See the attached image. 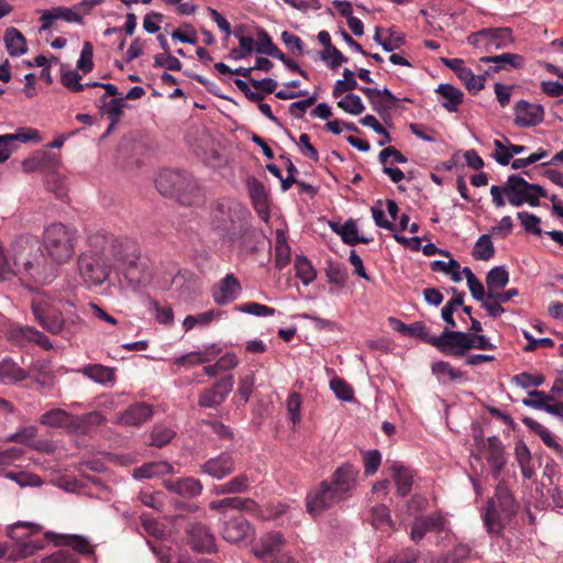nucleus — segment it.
Returning a JSON list of instances; mask_svg holds the SVG:
<instances>
[{"instance_id":"obj_38","label":"nucleus","mask_w":563,"mask_h":563,"mask_svg":"<svg viewBox=\"0 0 563 563\" xmlns=\"http://www.w3.org/2000/svg\"><path fill=\"white\" fill-rule=\"evenodd\" d=\"M201 468L205 474L221 479L233 472L234 465L232 460H207Z\"/></svg>"},{"instance_id":"obj_28","label":"nucleus","mask_w":563,"mask_h":563,"mask_svg":"<svg viewBox=\"0 0 563 563\" xmlns=\"http://www.w3.org/2000/svg\"><path fill=\"white\" fill-rule=\"evenodd\" d=\"M164 484L168 490L184 498L197 497L202 492L200 481L192 477L179 478L177 481H165Z\"/></svg>"},{"instance_id":"obj_20","label":"nucleus","mask_w":563,"mask_h":563,"mask_svg":"<svg viewBox=\"0 0 563 563\" xmlns=\"http://www.w3.org/2000/svg\"><path fill=\"white\" fill-rule=\"evenodd\" d=\"M246 186L254 210L262 220L267 222L269 219V205L268 194L264 185L255 177H249Z\"/></svg>"},{"instance_id":"obj_37","label":"nucleus","mask_w":563,"mask_h":563,"mask_svg":"<svg viewBox=\"0 0 563 563\" xmlns=\"http://www.w3.org/2000/svg\"><path fill=\"white\" fill-rule=\"evenodd\" d=\"M27 373L11 358L0 361V380L3 383H16L26 379Z\"/></svg>"},{"instance_id":"obj_56","label":"nucleus","mask_w":563,"mask_h":563,"mask_svg":"<svg viewBox=\"0 0 563 563\" xmlns=\"http://www.w3.org/2000/svg\"><path fill=\"white\" fill-rule=\"evenodd\" d=\"M220 312H216L214 310H209L197 316H187L183 321V327L185 331L191 330L195 325H208L211 321H213L216 316H219Z\"/></svg>"},{"instance_id":"obj_52","label":"nucleus","mask_w":563,"mask_h":563,"mask_svg":"<svg viewBox=\"0 0 563 563\" xmlns=\"http://www.w3.org/2000/svg\"><path fill=\"white\" fill-rule=\"evenodd\" d=\"M325 275L329 283L339 286H343L347 279L346 268L340 263L328 262Z\"/></svg>"},{"instance_id":"obj_15","label":"nucleus","mask_w":563,"mask_h":563,"mask_svg":"<svg viewBox=\"0 0 563 563\" xmlns=\"http://www.w3.org/2000/svg\"><path fill=\"white\" fill-rule=\"evenodd\" d=\"M544 113L543 106L520 100L515 106V124L520 128L536 126L544 120Z\"/></svg>"},{"instance_id":"obj_22","label":"nucleus","mask_w":563,"mask_h":563,"mask_svg":"<svg viewBox=\"0 0 563 563\" xmlns=\"http://www.w3.org/2000/svg\"><path fill=\"white\" fill-rule=\"evenodd\" d=\"M189 542L198 552H210L214 549V537L209 528L200 522L190 525L188 529Z\"/></svg>"},{"instance_id":"obj_3","label":"nucleus","mask_w":563,"mask_h":563,"mask_svg":"<svg viewBox=\"0 0 563 563\" xmlns=\"http://www.w3.org/2000/svg\"><path fill=\"white\" fill-rule=\"evenodd\" d=\"M358 471L345 463L332 476L321 481L306 496V510L311 517H319L327 510L346 500L356 486Z\"/></svg>"},{"instance_id":"obj_18","label":"nucleus","mask_w":563,"mask_h":563,"mask_svg":"<svg viewBox=\"0 0 563 563\" xmlns=\"http://www.w3.org/2000/svg\"><path fill=\"white\" fill-rule=\"evenodd\" d=\"M481 63L494 64L485 70V75L490 76L499 73L500 70L520 69L525 65L523 56L514 53H503L499 55L485 56L479 58Z\"/></svg>"},{"instance_id":"obj_61","label":"nucleus","mask_w":563,"mask_h":563,"mask_svg":"<svg viewBox=\"0 0 563 563\" xmlns=\"http://www.w3.org/2000/svg\"><path fill=\"white\" fill-rule=\"evenodd\" d=\"M280 38L285 46L296 56H301L303 54V42L299 36L288 31H284L280 35Z\"/></svg>"},{"instance_id":"obj_32","label":"nucleus","mask_w":563,"mask_h":563,"mask_svg":"<svg viewBox=\"0 0 563 563\" xmlns=\"http://www.w3.org/2000/svg\"><path fill=\"white\" fill-rule=\"evenodd\" d=\"M209 507L213 510L238 509L251 512L257 508V504L251 498L227 497L211 501Z\"/></svg>"},{"instance_id":"obj_36","label":"nucleus","mask_w":563,"mask_h":563,"mask_svg":"<svg viewBox=\"0 0 563 563\" xmlns=\"http://www.w3.org/2000/svg\"><path fill=\"white\" fill-rule=\"evenodd\" d=\"M437 92L445 99L442 106L449 112H456L459 106L463 102L464 93L452 85L442 84L437 88Z\"/></svg>"},{"instance_id":"obj_62","label":"nucleus","mask_w":563,"mask_h":563,"mask_svg":"<svg viewBox=\"0 0 563 563\" xmlns=\"http://www.w3.org/2000/svg\"><path fill=\"white\" fill-rule=\"evenodd\" d=\"M276 45L273 43L269 34L262 30L257 34V41L255 42V51L260 54L271 56L272 53L276 52Z\"/></svg>"},{"instance_id":"obj_35","label":"nucleus","mask_w":563,"mask_h":563,"mask_svg":"<svg viewBox=\"0 0 563 563\" xmlns=\"http://www.w3.org/2000/svg\"><path fill=\"white\" fill-rule=\"evenodd\" d=\"M172 470L173 467L170 464H168L165 460H159L135 468L133 471V477L136 479L152 478L170 473Z\"/></svg>"},{"instance_id":"obj_11","label":"nucleus","mask_w":563,"mask_h":563,"mask_svg":"<svg viewBox=\"0 0 563 563\" xmlns=\"http://www.w3.org/2000/svg\"><path fill=\"white\" fill-rule=\"evenodd\" d=\"M468 43L481 46L487 52L507 47L512 43V32L508 27L484 29L468 36Z\"/></svg>"},{"instance_id":"obj_48","label":"nucleus","mask_w":563,"mask_h":563,"mask_svg":"<svg viewBox=\"0 0 563 563\" xmlns=\"http://www.w3.org/2000/svg\"><path fill=\"white\" fill-rule=\"evenodd\" d=\"M356 88H358V84L355 79V74L349 68H344L343 79H340L335 82L332 95L334 98H338L344 92L354 90Z\"/></svg>"},{"instance_id":"obj_31","label":"nucleus","mask_w":563,"mask_h":563,"mask_svg":"<svg viewBox=\"0 0 563 563\" xmlns=\"http://www.w3.org/2000/svg\"><path fill=\"white\" fill-rule=\"evenodd\" d=\"M221 352L216 345L207 347L205 351L189 352L175 358L174 363L179 366H195L210 362Z\"/></svg>"},{"instance_id":"obj_47","label":"nucleus","mask_w":563,"mask_h":563,"mask_svg":"<svg viewBox=\"0 0 563 563\" xmlns=\"http://www.w3.org/2000/svg\"><path fill=\"white\" fill-rule=\"evenodd\" d=\"M175 435L176 432L173 429L163 424H156L151 433L150 445L163 448L164 445L168 444Z\"/></svg>"},{"instance_id":"obj_49","label":"nucleus","mask_w":563,"mask_h":563,"mask_svg":"<svg viewBox=\"0 0 563 563\" xmlns=\"http://www.w3.org/2000/svg\"><path fill=\"white\" fill-rule=\"evenodd\" d=\"M431 269L434 272H443L445 274H450L452 280L455 283H460L462 280L461 266L459 262L453 258H451L449 262L434 261L431 263Z\"/></svg>"},{"instance_id":"obj_23","label":"nucleus","mask_w":563,"mask_h":563,"mask_svg":"<svg viewBox=\"0 0 563 563\" xmlns=\"http://www.w3.org/2000/svg\"><path fill=\"white\" fill-rule=\"evenodd\" d=\"M10 339L16 344L23 345L27 342H34L48 351L53 349L49 339L38 330L32 327H15L10 331Z\"/></svg>"},{"instance_id":"obj_26","label":"nucleus","mask_w":563,"mask_h":563,"mask_svg":"<svg viewBox=\"0 0 563 563\" xmlns=\"http://www.w3.org/2000/svg\"><path fill=\"white\" fill-rule=\"evenodd\" d=\"M76 372L100 385H112L115 382V368L102 364H87Z\"/></svg>"},{"instance_id":"obj_60","label":"nucleus","mask_w":563,"mask_h":563,"mask_svg":"<svg viewBox=\"0 0 563 563\" xmlns=\"http://www.w3.org/2000/svg\"><path fill=\"white\" fill-rule=\"evenodd\" d=\"M512 382L522 388H529L532 386L538 387L544 383V376L542 374L532 375L527 372H522L515 375L512 377Z\"/></svg>"},{"instance_id":"obj_50","label":"nucleus","mask_w":563,"mask_h":563,"mask_svg":"<svg viewBox=\"0 0 563 563\" xmlns=\"http://www.w3.org/2000/svg\"><path fill=\"white\" fill-rule=\"evenodd\" d=\"M250 481L244 474L238 475L231 481L220 485L218 487L219 494H236L243 493L249 488Z\"/></svg>"},{"instance_id":"obj_57","label":"nucleus","mask_w":563,"mask_h":563,"mask_svg":"<svg viewBox=\"0 0 563 563\" xmlns=\"http://www.w3.org/2000/svg\"><path fill=\"white\" fill-rule=\"evenodd\" d=\"M153 66L156 68H165L167 70L179 71L183 65L181 62L170 53H162L154 56Z\"/></svg>"},{"instance_id":"obj_13","label":"nucleus","mask_w":563,"mask_h":563,"mask_svg":"<svg viewBox=\"0 0 563 563\" xmlns=\"http://www.w3.org/2000/svg\"><path fill=\"white\" fill-rule=\"evenodd\" d=\"M124 245V256L117 263H122V274L131 285H140L144 282V266L140 263L139 258L134 257L135 247L132 242L124 239L121 240Z\"/></svg>"},{"instance_id":"obj_27","label":"nucleus","mask_w":563,"mask_h":563,"mask_svg":"<svg viewBox=\"0 0 563 563\" xmlns=\"http://www.w3.org/2000/svg\"><path fill=\"white\" fill-rule=\"evenodd\" d=\"M483 520L488 533L499 536L503 533L506 525L512 519L503 518V511L500 508L495 506L493 500H488Z\"/></svg>"},{"instance_id":"obj_19","label":"nucleus","mask_w":563,"mask_h":563,"mask_svg":"<svg viewBox=\"0 0 563 563\" xmlns=\"http://www.w3.org/2000/svg\"><path fill=\"white\" fill-rule=\"evenodd\" d=\"M446 520L441 514L418 517L411 526V539L416 542L423 539L427 532H440L445 528Z\"/></svg>"},{"instance_id":"obj_17","label":"nucleus","mask_w":563,"mask_h":563,"mask_svg":"<svg viewBox=\"0 0 563 563\" xmlns=\"http://www.w3.org/2000/svg\"><path fill=\"white\" fill-rule=\"evenodd\" d=\"M285 543L286 540L282 532L271 531L258 539L253 545L252 552L257 559L267 560L279 553Z\"/></svg>"},{"instance_id":"obj_39","label":"nucleus","mask_w":563,"mask_h":563,"mask_svg":"<svg viewBox=\"0 0 563 563\" xmlns=\"http://www.w3.org/2000/svg\"><path fill=\"white\" fill-rule=\"evenodd\" d=\"M509 282V273L504 266L492 268L486 275L487 292L503 289Z\"/></svg>"},{"instance_id":"obj_55","label":"nucleus","mask_w":563,"mask_h":563,"mask_svg":"<svg viewBox=\"0 0 563 563\" xmlns=\"http://www.w3.org/2000/svg\"><path fill=\"white\" fill-rule=\"evenodd\" d=\"M330 387L340 400L351 401L354 398V390L351 385L340 377L332 378Z\"/></svg>"},{"instance_id":"obj_21","label":"nucleus","mask_w":563,"mask_h":563,"mask_svg":"<svg viewBox=\"0 0 563 563\" xmlns=\"http://www.w3.org/2000/svg\"><path fill=\"white\" fill-rule=\"evenodd\" d=\"M153 416L152 406L146 402H135L130 405L118 417V423L125 427H141Z\"/></svg>"},{"instance_id":"obj_9","label":"nucleus","mask_w":563,"mask_h":563,"mask_svg":"<svg viewBox=\"0 0 563 563\" xmlns=\"http://www.w3.org/2000/svg\"><path fill=\"white\" fill-rule=\"evenodd\" d=\"M470 334L462 331L445 329L432 340V346L444 355L460 357L472 349Z\"/></svg>"},{"instance_id":"obj_29","label":"nucleus","mask_w":563,"mask_h":563,"mask_svg":"<svg viewBox=\"0 0 563 563\" xmlns=\"http://www.w3.org/2000/svg\"><path fill=\"white\" fill-rule=\"evenodd\" d=\"M331 228L335 233H338L341 236L342 241L345 244L351 246H354L358 243L368 244L373 241V238L358 235L356 222L353 219H349L347 221H345L343 225L332 223Z\"/></svg>"},{"instance_id":"obj_46","label":"nucleus","mask_w":563,"mask_h":563,"mask_svg":"<svg viewBox=\"0 0 563 563\" xmlns=\"http://www.w3.org/2000/svg\"><path fill=\"white\" fill-rule=\"evenodd\" d=\"M486 76L475 75L471 68L466 67L457 77L464 82L468 91L476 93L484 88Z\"/></svg>"},{"instance_id":"obj_33","label":"nucleus","mask_w":563,"mask_h":563,"mask_svg":"<svg viewBox=\"0 0 563 563\" xmlns=\"http://www.w3.org/2000/svg\"><path fill=\"white\" fill-rule=\"evenodd\" d=\"M391 322L397 323L395 328L399 333L410 338H418L421 341L432 345V340L434 335H430L426 324L421 321L413 322L411 324H406L399 320L391 319Z\"/></svg>"},{"instance_id":"obj_54","label":"nucleus","mask_w":563,"mask_h":563,"mask_svg":"<svg viewBox=\"0 0 563 563\" xmlns=\"http://www.w3.org/2000/svg\"><path fill=\"white\" fill-rule=\"evenodd\" d=\"M338 107L343 111L357 115L364 112L365 107L357 95L347 93L342 100L338 102Z\"/></svg>"},{"instance_id":"obj_51","label":"nucleus","mask_w":563,"mask_h":563,"mask_svg":"<svg viewBox=\"0 0 563 563\" xmlns=\"http://www.w3.org/2000/svg\"><path fill=\"white\" fill-rule=\"evenodd\" d=\"M37 434L35 426L22 427L15 433L7 438L8 442H15L25 446H32Z\"/></svg>"},{"instance_id":"obj_5","label":"nucleus","mask_w":563,"mask_h":563,"mask_svg":"<svg viewBox=\"0 0 563 563\" xmlns=\"http://www.w3.org/2000/svg\"><path fill=\"white\" fill-rule=\"evenodd\" d=\"M40 423L48 428L65 429L68 433L86 435L106 422L100 411L73 415L64 409L54 408L40 417Z\"/></svg>"},{"instance_id":"obj_25","label":"nucleus","mask_w":563,"mask_h":563,"mask_svg":"<svg viewBox=\"0 0 563 563\" xmlns=\"http://www.w3.org/2000/svg\"><path fill=\"white\" fill-rule=\"evenodd\" d=\"M488 500H493L495 506H498L503 511V518H514L519 505L512 496L510 489L504 484L499 483L496 486L495 495Z\"/></svg>"},{"instance_id":"obj_1","label":"nucleus","mask_w":563,"mask_h":563,"mask_svg":"<svg viewBox=\"0 0 563 563\" xmlns=\"http://www.w3.org/2000/svg\"><path fill=\"white\" fill-rule=\"evenodd\" d=\"M14 277L24 284H48L55 277V267L47 263L35 241L20 238L8 253L0 245V280Z\"/></svg>"},{"instance_id":"obj_42","label":"nucleus","mask_w":563,"mask_h":563,"mask_svg":"<svg viewBox=\"0 0 563 563\" xmlns=\"http://www.w3.org/2000/svg\"><path fill=\"white\" fill-rule=\"evenodd\" d=\"M99 107L110 121H120L123 109L126 107L124 98H112L111 100L99 101Z\"/></svg>"},{"instance_id":"obj_41","label":"nucleus","mask_w":563,"mask_h":563,"mask_svg":"<svg viewBox=\"0 0 563 563\" xmlns=\"http://www.w3.org/2000/svg\"><path fill=\"white\" fill-rule=\"evenodd\" d=\"M472 255L477 261H489L495 255V247L490 235L483 234L476 241Z\"/></svg>"},{"instance_id":"obj_8","label":"nucleus","mask_w":563,"mask_h":563,"mask_svg":"<svg viewBox=\"0 0 563 563\" xmlns=\"http://www.w3.org/2000/svg\"><path fill=\"white\" fill-rule=\"evenodd\" d=\"M155 185L161 195L176 198L183 205L191 203L186 194L194 189V183L185 173L170 169L162 170L155 179Z\"/></svg>"},{"instance_id":"obj_43","label":"nucleus","mask_w":563,"mask_h":563,"mask_svg":"<svg viewBox=\"0 0 563 563\" xmlns=\"http://www.w3.org/2000/svg\"><path fill=\"white\" fill-rule=\"evenodd\" d=\"M296 277L299 278L306 286L311 284L316 277L317 272L310 261L305 256H297L295 261Z\"/></svg>"},{"instance_id":"obj_34","label":"nucleus","mask_w":563,"mask_h":563,"mask_svg":"<svg viewBox=\"0 0 563 563\" xmlns=\"http://www.w3.org/2000/svg\"><path fill=\"white\" fill-rule=\"evenodd\" d=\"M3 41L11 56H21L27 51L24 35L13 26L5 30Z\"/></svg>"},{"instance_id":"obj_59","label":"nucleus","mask_w":563,"mask_h":563,"mask_svg":"<svg viewBox=\"0 0 563 563\" xmlns=\"http://www.w3.org/2000/svg\"><path fill=\"white\" fill-rule=\"evenodd\" d=\"M470 554L471 548L467 544L460 543L443 555L446 563H463L470 558Z\"/></svg>"},{"instance_id":"obj_10","label":"nucleus","mask_w":563,"mask_h":563,"mask_svg":"<svg viewBox=\"0 0 563 563\" xmlns=\"http://www.w3.org/2000/svg\"><path fill=\"white\" fill-rule=\"evenodd\" d=\"M32 312L42 328L52 334L66 336L65 321L62 313L43 299L32 301Z\"/></svg>"},{"instance_id":"obj_53","label":"nucleus","mask_w":563,"mask_h":563,"mask_svg":"<svg viewBox=\"0 0 563 563\" xmlns=\"http://www.w3.org/2000/svg\"><path fill=\"white\" fill-rule=\"evenodd\" d=\"M93 47L90 42H85L80 52L79 59L77 60L76 68L84 75L93 69Z\"/></svg>"},{"instance_id":"obj_44","label":"nucleus","mask_w":563,"mask_h":563,"mask_svg":"<svg viewBox=\"0 0 563 563\" xmlns=\"http://www.w3.org/2000/svg\"><path fill=\"white\" fill-rule=\"evenodd\" d=\"M290 261V247L282 232L277 233L275 246V266L280 271L288 265Z\"/></svg>"},{"instance_id":"obj_64","label":"nucleus","mask_w":563,"mask_h":563,"mask_svg":"<svg viewBox=\"0 0 563 563\" xmlns=\"http://www.w3.org/2000/svg\"><path fill=\"white\" fill-rule=\"evenodd\" d=\"M77 561L75 554L68 549H62L53 554L45 556L42 563H75Z\"/></svg>"},{"instance_id":"obj_63","label":"nucleus","mask_w":563,"mask_h":563,"mask_svg":"<svg viewBox=\"0 0 563 563\" xmlns=\"http://www.w3.org/2000/svg\"><path fill=\"white\" fill-rule=\"evenodd\" d=\"M240 311L258 316V317H268L275 313V309L258 302H246L241 305L238 308Z\"/></svg>"},{"instance_id":"obj_24","label":"nucleus","mask_w":563,"mask_h":563,"mask_svg":"<svg viewBox=\"0 0 563 563\" xmlns=\"http://www.w3.org/2000/svg\"><path fill=\"white\" fill-rule=\"evenodd\" d=\"M242 290L241 284L233 274H228L212 292L213 300L220 305H227L238 298Z\"/></svg>"},{"instance_id":"obj_45","label":"nucleus","mask_w":563,"mask_h":563,"mask_svg":"<svg viewBox=\"0 0 563 563\" xmlns=\"http://www.w3.org/2000/svg\"><path fill=\"white\" fill-rule=\"evenodd\" d=\"M81 78L82 76L78 74V70L67 69L64 65L62 66L60 82L71 92H80L88 88L86 84L80 82Z\"/></svg>"},{"instance_id":"obj_30","label":"nucleus","mask_w":563,"mask_h":563,"mask_svg":"<svg viewBox=\"0 0 563 563\" xmlns=\"http://www.w3.org/2000/svg\"><path fill=\"white\" fill-rule=\"evenodd\" d=\"M390 471L398 494L401 497L407 496L410 493L413 484V471L398 463H394L390 467Z\"/></svg>"},{"instance_id":"obj_16","label":"nucleus","mask_w":563,"mask_h":563,"mask_svg":"<svg viewBox=\"0 0 563 563\" xmlns=\"http://www.w3.org/2000/svg\"><path fill=\"white\" fill-rule=\"evenodd\" d=\"M40 142V133L35 129H19L16 133L0 135V163H4L15 150V142Z\"/></svg>"},{"instance_id":"obj_2","label":"nucleus","mask_w":563,"mask_h":563,"mask_svg":"<svg viewBox=\"0 0 563 563\" xmlns=\"http://www.w3.org/2000/svg\"><path fill=\"white\" fill-rule=\"evenodd\" d=\"M89 250L77 261L78 272L88 286H99L108 277L112 266L124 256L121 239L107 232H97L88 238Z\"/></svg>"},{"instance_id":"obj_4","label":"nucleus","mask_w":563,"mask_h":563,"mask_svg":"<svg viewBox=\"0 0 563 563\" xmlns=\"http://www.w3.org/2000/svg\"><path fill=\"white\" fill-rule=\"evenodd\" d=\"M492 201L496 208L506 206L505 197L512 207H521L525 203L531 207L540 205V198L548 197L547 190L538 185L527 181L519 175H510L503 186L490 187Z\"/></svg>"},{"instance_id":"obj_6","label":"nucleus","mask_w":563,"mask_h":563,"mask_svg":"<svg viewBox=\"0 0 563 563\" xmlns=\"http://www.w3.org/2000/svg\"><path fill=\"white\" fill-rule=\"evenodd\" d=\"M77 239V230L60 222L47 225L43 232V245L46 254L57 265L71 260Z\"/></svg>"},{"instance_id":"obj_7","label":"nucleus","mask_w":563,"mask_h":563,"mask_svg":"<svg viewBox=\"0 0 563 563\" xmlns=\"http://www.w3.org/2000/svg\"><path fill=\"white\" fill-rule=\"evenodd\" d=\"M213 225L218 234L229 243L242 240L250 230L246 221V210L232 202L218 205Z\"/></svg>"},{"instance_id":"obj_40","label":"nucleus","mask_w":563,"mask_h":563,"mask_svg":"<svg viewBox=\"0 0 563 563\" xmlns=\"http://www.w3.org/2000/svg\"><path fill=\"white\" fill-rule=\"evenodd\" d=\"M522 422L530 430H532L534 433H537L542 439L543 443L547 446L554 449L558 453L560 452L561 448H560L559 443L556 442V440L554 439L552 433L545 427H543L541 423H539L538 421H536L534 419L529 418V417L523 418Z\"/></svg>"},{"instance_id":"obj_58","label":"nucleus","mask_w":563,"mask_h":563,"mask_svg":"<svg viewBox=\"0 0 563 563\" xmlns=\"http://www.w3.org/2000/svg\"><path fill=\"white\" fill-rule=\"evenodd\" d=\"M517 218L520 220L522 227L528 233L534 235H541L542 230L540 228L541 219L533 213L527 211H520L517 213Z\"/></svg>"},{"instance_id":"obj_14","label":"nucleus","mask_w":563,"mask_h":563,"mask_svg":"<svg viewBox=\"0 0 563 563\" xmlns=\"http://www.w3.org/2000/svg\"><path fill=\"white\" fill-rule=\"evenodd\" d=\"M254 530L251 523L243 516H235L223 521L221 529L222 538L231 543H239L252 538Z\"/></svg>"},{"instance_id":"obj_12","label":"nucleus","mask_w":563,"mask_h":563,"mask_svg":"<svg viewBox=\"0 0 563 563\" xmlns=\"http://www.w3.org/2000/svg\"><path fill=\"white\" fill-rule=\"evenodd\" d=\"M233 375H227L213 383L210 388L201 390L198 405L202 408H219L233 389Z\"/></svg>"}]
</instances>
